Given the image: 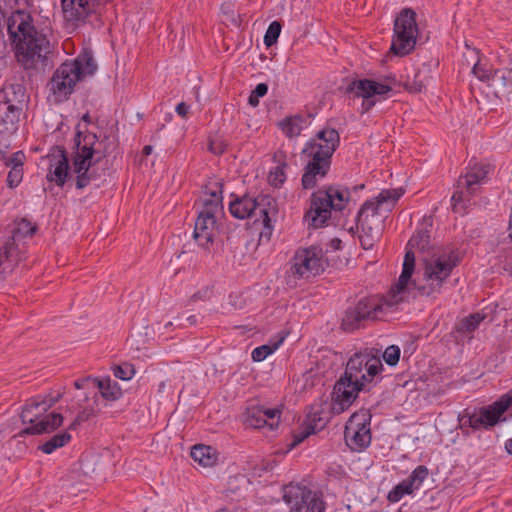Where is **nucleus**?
I'll return each mask as SVG.
<instances>
[{"mask_svg": "<svg viewBox=\"0 0 512 512\" xmlns=\"http://www.w3.org/2000/svg\"><path fill=\"white\" fill-rule=\"evenodd\" d=\"M383 370L379 358L369 352L355 353L348 360L344 374L334 385V410L341 413L351 406L358 393L372 382L373 378Z\"/></svg>", "mask_w": 512, "mask_h": 512, "instance_id": "nucleus-1", "label": "nucleus"}, {"mask_svg": "<svg viewBox=\"0 0 512 512\" xmlns=\"http://www.w3.org/2000/svg\"><path fill=\"white\" fill-rule=\"evenodd\" d=\"M7 30L10 39L16 44L17 61L25 70H38L46 66L51 45L44 34L26 21L16 24L13 18L8 19Z\"/></svg>", "mask_w": 512, "mask_h": 512, "instance_id": "nucleus-2", "label": "nucleus"}, {"mask_svg": "<svg viewBox=\"0 0 512 512\" xmlns=\"http://www.w3.org/2000/svg\"><path fill=\"white\" fill-rule=\"evenodd\" d=\"M403 193L402 188L387 189L383 190L375 199L363 203L355 219L363 249H371L379 240L383 230L381 211H391Z\"/></svg>", "mask_w": 512, "mask_h": 512, "instance_id": "nucleus-3", "label": "nucleus"}, {"mask_svg": "<svg viewBox=\"0 0 512 512\" xmlns=\"http://www.w3.org/2000/svg\"><path fill=\"white\" fill-rule=\"evenodd\" d=\"M102 142L97 141V135L92 132L78 131L74 138V151L72 154L71 177L75 179V186L81 190L97 179V173L92 166L105 157V150L101 149Z\"/></svg>", "mask_w": 512, "mask_h": 512, "instance_id": "nucleus-4", "label": "nucleus"}, {"mask_svg": "<svg viewBox=\"0 0 512 512\" xmlns=\"http://www.w3.org/2000/svg\"><path fill=\"white\" fill-rule=\"evenodd\" d=\"M96 70L97 64L88 51L79 54L73 61L62 63L48 84L55 101L61 102L67 99L72 94L76 83L87 76H92Z\"/></svg>", "mask_w": 512, "mask_h": 512, "instance_id": "nucleus-5", "label": "nucleus"}, {"mask_svg": "<svg viewBox=\"0 0 512 512\" xmlns=\"http://www.w3.org/2000/svg\"><path fill=\"white\" fill-rule=\"evenodd\" d=\"M349 196V190L340 186H329L314 192L311 197V207L304 216L305 221L313 228L325 226L331 217L332 210L342 211Z\"/></svg>", "mask_w": 512, "mask_h": 512, "instance_id": "nucleus-6", "label": "nucleus"}, {"mask_svg": "<svg viewBox=\"0 0 512 512\" xmlns=\"http://www.w3.org/2000/svg\"><path fill=\"white\" fill-rule=\"evenodd\" d=\"M458 257L454 252L442 254L430 261L425 262L423 285H417L415 281L412 285L418 290L421 296H434L441 292L444 282L451 275L453 269L458 264Z\"/></svg>", "mask_w": 512, "mask_h": 512, "instance_id": "nucleus-7", "label": "nucleus"}, {"mask_svg": "<svg viewBox=\"0 0 512 512\" xmlns=\"http://www.w3.org/2000/svg\"><path fill=\"white\" fill-rule=\"evenodd\" d=\"M271 203V198L268 196H261L258 198L245 194L241 197H236L229 204V211L231 215L237 219H246L255 217L254 222H261L265 228V232H261V237L265 234H271V219L269 217L268 206Z\"/></svg>", "mask_w": 512, "mask_h": 512, "instance_id": "nucleus-8", "label": "nucleus"}, {"mask_svg": "<svg viewBox=\"0 0 512 512\" xmlns=\"http://www.w3.org/2000/svg\"><path fill=\"white\" fill-rule=\"evenodd\" d=\"M37 403L36 398L27 400L20 415L22 423H29L30 426L24 428L17 433L15 438H22L25 435H40L45 433H52L59 428L63 423V416L60 413L52 412L45 417L41 418L44 411L40 407L34 405Z\"/></svg>", "mask_w": 512, "mask_h": 512, "instance_id": "nucleus-9", "label": "nucleus"}, {"mask_svg": "<svg viewBox=\"0 0 512 512\" xmlns=\"http://www.w3.org/2000/svg\"><path fill=\"white\" fill-rule=\"evenodd\" d=\"M417 32L415 11L411 8L402 9L394 21L390 51L397 56L408 55L415 48Z\"/></svg>", "mask_w": 512, "mask_h": 512, "instance_id": "nucleus-10", "label": "nucleus"}, {"mask_svg": "<svg viewBox=\"0 0 512 512\" xmlns=\"http://www.w3.org/2000/svg\"><path fill=\"white\" fill-rule=\"evenodd\" d=\"M283 499L292 512H325V502L321 494L306 486L298 484L286 486Z\"/></svg>", "mask_w": 512, "mask_h": 512, "instance_id": "nucleus-11", "label": "nucleus"}, {"mask_svg": "<svg viewBox=\"0 0 512 512\" xmlns=\"http://www.w3.org/2000/svg\"><path fill=\"white\" fill-rule=\"evenodd\" d=\"M382 311V305L374 298H362L355 305L349 306L342 318L341 327L352 332L364 325L367 320H375Z\"/></svg>", "mask_w": 512, "mask_h": 512, "instance_id": "nucleus-12", "label": "nucleus"}, {"mask_svg": "<svg viewBox=\"0 0 512 512\" xmlns=\"http://www.w3.org/2000/svg\"><path fill=\"white\" fill-rule=\"evenodd\" d=\"M293 276L297 278H309L324 271L323 251L321 248L311 246L298 250L293 257V264L290 269Z\"/></svg>", "mask_w": 512, "mask_h": 512, "instance_id": "nucleus-13", "label": "nucleus"}, {"mask_svg": "<svg viewBox=\"0 0 512 512\" xmlns=\"http://www.w3.org/2000/svg\"><path fill=\"white\" fill-rule=\"evenodd\" d=\"M344 438L352 450L361 451L368 447L371 442L369 419L354 413L346 423Z\"/></svg>", "mask_w": 512, "mask_h": 512, "instance_id": "nucleus-14", "label": "nucleus"}, {"mask_svg": "<svg viewBox=\"0 0 512 512\" xmlns=\"http://www.w3.org/2000/svg\"><path fill=\"white\" fill-rule=\"evenodd\" d=\"M389 91H391L390 86L369 79L353 80L346 88L347 93L363 99L362 114L368 112L375 105V100H373L375 95H384Z\"/></svg>", "mask_w": 512, "mask_h": 512, "instance_id": "nucleus-15", "label": "nucleus"}, {"mask_svg": "<svg viewBox=\"0 0 512 512\" xmlns=\"http://www.w3.org/2000/svg\"><path fill=\"white\" fill-rule=\"evenodd\" d=\"M103 0H61L63 16L73 26L83 23Z\"/></svg>", "mask_w": 512, "mask_h": 512, "instance_id": "nucleus-16", "label": "nucleus"}, {"mask_svg": "<svg viewBox=\"0 0 512 512\" xmlns=\"http://www.w3.org/2000/svg\"><path fill=\"white\" fill-rule=\"evenodd\" d=\"M340 144V136L334 128H324L317 132L315 138L305 144L306 151L319 152L332 159L334 152Z\"/></svg>", "mask_w": 512, "mask_h": 512, "instance_id": "nucleus-17", "label": "nucleus"}, {"mask_svg": "<svg viewBox=\"0 0 512 512\" xmlns=\"http://www.w3.org/2000/svg\"><path fill=\"white\" fill-rule=\"evenodd\" d=\"M490 165L487 164H475L470 167L469 171L465 174V176H461L458 180V189L460 191H456L452 196V201L460 202L463 199V189H466V192L471 195L476 190V185L483 183L487 174L489 173Z\"/></svg>", "mask_w": 512, "mask_h": 512, "instance_id": "nucleus-18", "label": "nucleus"}, {"mask_svg": "<svg viewBox=\"0 0 512 512\" xmlns=\"http://www.w3.org/2000/svg\"><path fill=\"white\" fill-rule=\"evenodd\" d=\"M428 474L429 471L426 466H417L408 478L402 480L388 493V500L395 503L400 501L405 495L412 494L414 490L421 486Z\"/></svg>", "mask_w": 512, "mask_h": 512, "instance_id": "nucleus-19", "label": "nucleus"}, {"mask_svg": "<svg viewBox=\"0 0 512 512\" xmlns=\"http://www.w3.org/2000/svg\"><path fill=\"white\" fill-rule=\"evenodd\" d=\"M480 410L485 421V429H489L499 422L506 421L507 418L504 417V413L512 411V388L501 395L495 402L480 408Z\"/></svg>", "mask_w": 512, "mask_h": 512, "instance_id": "nucleus-20", "label": "nucleus"}, {"mask_svg": "<svg viewBox=\"0 0 512 512\" xmlns=\"http://www.w3.org/2000/svg\"><path fill=\"white\" fill-rule=\"evenodd\" d=\"M216 219L211 212H200L193 231V238L203 249H209L214 242Z\"/></svg>", "mask_w": 512, "mask_h": 512, "instance_id": "nucleus-21", "label": "nucleus"}, {"mask_svg": "<svg viewBox=\"0 0 512 512\" xmlns=\"http://www.w3.org/2000/svg\"><path fill=\"white\" fill-rule=\"evenodd\" d=\"M68 178L71 177V167L64 148L58 147L50 155L49 172L47 179L55 182L57 186L63 187Z\"/></svg>", "mask_w": 512, "mask_h": 512, "instance_id": "nucleus-22", "label": "nucleus"}, {"mask_svg": "<svg viewBox=\"0 0 512 512\" xmlns=\"http://www.w3.org/2000/svg\"><path fill=\"white\" fill-rule=\"evenodd\" d=\"M23 258V251L13 241H5L0 246V281L5 280Z\"/></svg>", "mask_w": 512, "mask_h": 512, "instance_id": "nucleus-23", "label": "nucleus"}, {"mask_svg": "<svg viewBox=\"0 0 512 512\" xmlns=\"http://www.w3.org/2000/svg\"><path fill=\"white\" fill-rule=\"evenodd\" d=\"M412 249L413 248L407 246L401 275L399 276L398 282L395 284V287L392 288L391 290V304H397L402 300V297H400L399 295L405 292L408 283L411 281V277L415 270V254L412 251Z\"/></svg>", "mask_w": 512, "mask_h": 512, "instance_id": "nucleus-24", "label": "nucleus"}, {"mask_svg": "<svg viewBox=\"0 0 512 512\" xmlns=\"http://www.w3.org/2000/svg\"><path fill=\"white\" fill-rule=\"evenodd\" d=\"M22 111V107L0 102V135H11L17 130V123Z\"/></svg>", "mask_w": 512, "mask_h": 512, "instance_id": "nucleus-25", "label": "nucleus"}, {"mask_svg": "<svg viewBox=\"0 0 512 512\" xmlns=\"http://www.w3.org/2000/svg\"><path fill=\"white\" fill-rule=\"evenodd\" d=\"M0 102L23 108L26 102L25 86L19 82L7 84L0 90Z\"/></svg>", "mask_w": 512, "mask_h": 512, "instance_id": "nucleus-26", "label": "nucleus"}, {"mask_svg": "<svg viewBox=\"0 0 512 512\" xmlns=\"http://www.w3.org/2000/svg\"><path fill=\"white\" fill-rule=\"evenodd\" d=\"M331 166L307 164L304 167L301 183L304 189H313L318 181L324 179Z\"/></svg>", "mask_w": 512, "mask_h": 512, "instance_id": "nucleus-27", "label": "nucleus"}, {"mask_svg": "<svg viewBox=\"0 0 512 512\" xmlns=\"http://www.w3.org/2000/svg\"><path fill=\"white\" fill-rule=\"evenodd\" d=\"M222 188L223 184L220 181H214L206 186V194L209 198L204 199V209L202 212H211L215 216V213L219 208H222Z\"/></svg>", "mask_w": 512, "mask_h": 512, "instance_id": "nucleus-28", "label": "nucleus"}, {"mask_svg": "<svg viewBox=\"0 0 512 512\" xmlns=\"http://www.w3.org/2000/svg\"><path fill=\"white\" fill-rule=\"evenodd\" d=\"M433 225L431 217H424L421 227L408 241V247L426 250L430 244V232Z\"/></svg>", "mask_w": 512, "mask_h": 512, "instance_id": "nucleus-29", "label": "nucleus"}, {"mask_svg": "<svg viewBox=\"0 0 512 512\" xmlns=\"http://www.w3.org/2000/svg\"><path fill=\"white\" fill-rule=\"evenodd\" d=\"M93 384L98 388L101 396L108 401H116L122 396V389L119 384L110 377L104 379H93Z\"/></svg>", "mask_w": 512, "mask_h": 512, "instance_id": "nucleus-30", "label": "nucleus"}, {"mask_svg": "<svg viewBox=\"0 0 512 512\" xmlns=\"http://www.w3.org/2000/svg\"><path fill=\"white\" fill-rule=\"evenodd\" d=\"M431 76L429 68L423 64L421 68H419L412 78L407 77V80L404 83L405 89L410 92L419 93L427 86L429 83Z\"/></svg>", "mask_w": 512, "mask_h": 512, "instance_id": "nucleus-31", "label": "nucleus"}, {"mask_svg": "<svg viewBox=\"0 0 512 512\" xmlns=\"http://www.w3.org/2000/svg\"><path fill=\"white\" fill-rule=\"evenodd\" d=\"M192 459L203 467H212L217 462L215 450L206 445H195L190 453Z\"/></svg>", "mask_w": 512, "mask_h": 512, "instance_id": "nucleus-32", "label": "nucleus"}, {"mask_svg": "<svg viewBox=\"0 0 512 512\" xmlns=\"http://www.w3.org/2000/svg\"><path fill=\"white\" fill-rule=\"evenodd\" d=\"M490 86L493 87L497 93H510L508 88L512 87V66L510 68L494 70Z\"/></svg>", "mask_w": 512, "mask_h": 512, "instance_id": "nucleus-33", "label": "nucleus"}, {"mask_svg": "<svg viewBox=\"0 0 512 512\" xmlns=\"http://www.w3.org/2000/svg\"><path fill=\"white\" fill-rule=\"evenodd\" d=\"M304 122L305 121L302 116H288L281 120L278 126L285 136L288 138H295L301 134Z\"/></svg>", "mask_w": 512, "mask_h": 512, "instance_id": "nucleus-34", "label": "nucleus"}, {"mask_svg": "<svg viewBox=\"0 0 512 512\" xmlns=\"http://www.w3.org/2000/svg\"><path fill=\"white\" fill-rule=\"evenodd\" d=\"M485 318V314L479 312L470 314L456 324L455 330L464 336H469L479 327L480 323Z\"/></svg>", "mask_w": 512, "mask_h": 512, "instance_id": "nucleus-35", "label": "nucleus"}, {"mask_svg": "<svg viewBox=\"0 0 512 512\" xmlns=\"http://www.w3.org/2000/svg\"><path fill=\"white\" fill-rule=\"evenodd\" d=\"M36 229L37 227L35 224H32L26 218H22L15 222V226L12 230V236L6 241H13L14 245L19 247L17 241L27 236H32L36 232Z\"/></svg>", "mask_w": 512, "mask_h": 512, "instance_id": "nucleus-36", "label": "nucleus"}, {"mask_svg": "<svg viewBox=\"0 0 512 512\" xmlns=\"http://www.w3.org/2000/svg\"><path fill=\"white\" fill-rule=\"evenodd\" d=\"M329 421V412H325L321 406H312L307 415L305 424L313 428V431L322 430Z\"/></svg>", "mask_w": 512, "mask_h": 512, "instance_id": "nucleus-37", "label": "nucleus"}, {"mask_svg": "<svg viewBox=\"0 0 512 512\" xmlns=\"http://www.w3.org/2000/svg\"><path fill=\"white\" fill-rule=\"evenodd\" d=\"M71 440V435L67 431H61L47 441H45L42 445L39 446V449L45 454H51L56 449L65 446Z\"/></svg>", "mask_w": 512, "mask_h": 512, "instance_id": "nucleus-38", "label": "nucleus"}, {"mask_svg": "<svg viewBox=\"0 0 512 512\" xmlns=\"http://www.w3.org/2000/svg\"><path fill=\"white\" fill-rule=\"evenodd\" d=\"M282 342H283V338H281L280 340H278L277 342H275L271 345L267 344V345H261L259 347H256L252 351V354H251L253 361H255V362L263 361L266 357H268L275 350H277Z\"/></svg>", "mask_w": 512, "mask_h": 512, "instance_id": "nucleus-39", "label": "nucleus"}, {"mask_svg": "<svg viewBox=\"0 0 512 512\" xmlns=\"http://www.w3.org/2000/svg\"><path fill=\"white\" fill-rule=\"evenodd\" d=\"M262 415L260 408H250L247 411L246 423L253 428H263L268 426L267 419Z\"/></svg>", "mask_w": 512, "mask_h": 512, "instance_id": "nucleus-40", "label": "nucleus"}, {"mask_svg": "<svg viewBox=\"0 0 512 512\" xmlns=\"http://www.w3.org/2000/svg\"><path fill=\"white\" fill-rule=\"evenodd\" d=\"M302 155L308 159L307 164L331 166L332 163V159L319 154V152L310 151V149L306 151L305 146L302 150Z\"/></svg>", "mask_w": 512, "mask_h": 512, "instance_id": "nucleus-41", "label": "nucleus"}, {"mask_svg": "<svg viewBox=\"0 0 512 512\" xmlns=\"http://www.w3.org/2000/svg\"><path fill=\"white\" fill-rule=\"evenodd\" d=\"M113 374L118 379L130 380L135 374V369L132 364L124 362L113 367Z\"/></svg>", "mask_w": 512, "mask_h": 512, "instance_id": "nucleus-42", "label": "nucleus"}, {"mask_svg": "<svg viewBox=\"0 0 512 512\" xmlns=\"http://www.w3.org/2000/svg\"><path fill=\"white\" fill-rule=\"evenodd\" d=\"M281 32V24L277 21H273L269 26L264 36V43L267 47L272 46L277 42V39Z\"/></svg>", "mask_w": 512, "mask_h": 512, "instance_id": "nucleus-43", "label": "nucleus"}, {"mask_svg": "<svg viewBox=\"0 0 512 512\" xmlns=\"http://www.w3.org/2000/svg\"><path fill=\"white\" fill-rule=\"evenodd\" d=\"M287 166L285 162L278 165L273 171L269 174V182L274 187H280L286 180V174L284 172V168Z\"/></svg>", "mask_w": 512, "mask_h": 512, "instance_id": "nucleus-44", "label": "nucleus"}, {"mask_svg": "<svg viewBox=\"0 0 512 512\" xmlns=\"http://www.w3.org/2000/svg\"><path fill=\"white\" fill-rule=\"evenodd\" d=\"M62 397V393H57L55 395L49 394L45 397L37 396L35 397L37 400L36 405L37 407H40L41 411H44V413L51 408L54 404H56L60 398Z\"/></svg>", "mask_w": 512, "mask_h": 512, "instance_id": "nucleus-45", "label": "nucleus"}, {"mask_svg": "<svg viewBox=\"0 0 512 512\" xmlns=\"http://www.w3.org/2000/svg\"><path fill=\"white\" fill-rule=\"evenodd\" d=\"M262 411V415L265 419H267L268 427L273 430L278 426L280 410L278 408H264L259 407Z\"/></svg>", "mask_w": 512, "mask_h": 512, "instance_id": "nucleus-46", "label": "nucleus"}, {"mask_svg": "<svg viewBox=\"0 0 512 512\" xmlns=\"http://www.w3.org/2000/svg\"><path fill=\"white\" fill-rule=\"evenodd\" d=\"M96 413L95 409L93 406H87L85 408H83L79 413L78 415L76 416V418L74 419V421L70 424L69 426V429L70 430H74L76 429V427L78 425H80L81 423L89 420L92 416H94Z\"/></svg>", "mask_w": 512, "mask_h": 512, "instance_id": "nucleus-47", "label": "nucleus"}, {"mask_svg": "<svg viewBox=\"0 0 512 512\" xmlns=\"http://www.w3.org/2000/svg\"><path fill=\"white\" fill-rule=\"evenodd\" d=\"M400 348L396 345L387 347L383 353V359L389 366H395L400 359Z\"/></svg>", "mask_w": 512, "mask_h": 512, "instance_id": "nucleus-48", "label": "nucleus"}, {"mask_svg": "<svg viewBox=\"0 0 512 512\" xmlns=\"http://www.w3.org/2000/svg\"><path fill=\"white\" fill-rule=\"evenodd\" d=\"M472 73L481 81L488 82L491 84V77L493 76V71L488 69L486 66L477 62L474 64L472 68Z\"/></svg>", "mask_w": 512, "mask_h": 512, "instance_id": "nucleus-49", "label": "nucleus"}, {"mask_svg": "<svg viewBox=\"0 0 512 512\" xmlns=\"http://www.w3.org/2000/svg\"><path fill=\"white\" fill-rule=\"evenodd\" d=\"M227 143L221 137H211L209 139L208 149L215 155H221L226 151Z\"/></svg>", "mask_w": 512, "mask_h": 512, "instance_id": "nucleus-50", "label": "nucleus"}, {"mask_svg": "<svg viewBox=\"0 0 512 512\" xmlns=\"http://www.w3.org/2000/svg\"><path fill=\"white\" fill-rule=\"evenodd\" d=\"M312 427H309L307 424H304V427L298 431L293 433V440L290 444V448H294L300 443H302L306 438H308L311 434H314Z\"/></svg>", "mask_w": 512, "mask_h": 512, "instance_id": "nucleus-51", "label": "nucleus"}, {"mask_svg": "<svg viewBox=\"0 0 512 512\" xmlns=\"http://www.w3.org/2000/svg\"><path fill=\"white\" fill-rule=\"evenodd\" d=\"M23 178V168L12 167L7 175V185L10 188L17 187Z\"/></svg>", "mask_w": 512, "mask_h": 512, "instance_id": "nucleus-52", "label": "nucleus"}, {"mask_svg": "<svg viewBox=\"0 0 512 512\" xmlns=\"http://www.w3.org/2000/svg\"><path fill=\"white\" fill-rule=\"evenodd\" d=\"M3 160H5V164L7 166H10L11 168H22L25 160V155L23 152L18 151L14 153L11 157H5Z\"/></svg>", "mask_w": 512, "mask_h": 512, "instance_id": "nucleus-53", "label": "nucleus"}, {"mask_svg": "<svg viewBox=\"0 0 512 512\" xmlns=\"http://www.w3.org/2000/svg\"><path fill=\"white\" fill-rule=\"evenodd\" d=\"M467 422L469 426L475 430L482 427L485 428V421L482 417L481 410H479L478 413L469 415Z\"/></svg>", "mask_w": 512, "mask_h": 512, "instance_id": "nucleus-54", "label": "nucleus"}, {"mask_svg": "<svg viewBox=\"0 0 512 512\" xmlns=\"http://www.w3.org/2000/svg\"><path fill=\"white\" fill-rule=\"evenodd\" d=\"M268 92V85L265 83H259L255 89L252 91V93L255 94L258 98L263 97Z\"/></svg>", "mask_w": 512, "mask_h": 512, "instance_id": "nucleus-55", "label": "nucleus"}, {"mask_svg": "<svg viewBox=\"0 0 512 512\" xmlns=\"http://www.w3.org/2000/svg\"><path fill=\"white\" fill-rule=\"evenodd\" d=\"M93 379H96V378L92 377V376H87L85 378L78 379L74 382V387L76 389H84L87 383H89V382L93 383Z\"/></svg>", "mask_w": 512, "mask_h": 512, "instance_id": "nucleus-56", "label": "nucleus"}, {"mask_svg": "<svg viewBox=\"0 0 512 512\" xmlns=\"http://www.w3.org/2000/svg\"><path fill=\"white\" fill-rule=\"evenodd\" d=\"M189 106L186 103L181 102L176 106V113L181 117H186L189 112Z\"/></svg>", "mask_w": 512, "mask_h": 512, "instance_id": "nucleus-57", "label": "nucleus"}, {"mask_svg": "<svg viewBox=\"0 0 512 512\" xmlns=\"http://www.w3.org/2000/svg\"><path fill=\"white\" fill-rule=\"evenodd\" d=\"M248 103L253 106V107H256L258 106L259 104V98L257 96H255L254 93L251 92L249 98H248Z\"/></svg>", "mask_w": 512, "mask_h": 512, "instance_id": "nucleus-58", "label": "nucleus"}, {"mask_svg": "<svg viewBox=\"0 0 512 512\" xmlns=\"http://www.w3.org/2000/svg\"><path fill=\"white\" fill-rule=\"evenodd\" d=\"M503 269L512 277V258L505 262Z\"/></svg>", "mask_w": 512, "mask_h": 512, "instance_id": "nucleus-59", "label": "nucleus"}, {"mask_svg": "<svg viewBox=\"0 0 512 512\" xmlns=\"http://www.w3.org/2000/svg\"><path fill=\"white\" fill-rule=\"evenodd\" d=\"M505 449L510 455H512V439L506 441Z\"/></svg>", "mask_w": 512, "mask_h": 512, "instance_id": "nucleus-60", "label": "nucleus"}, {"mask_svg": "<svg viewBox=\"0 0 512 512\" xmlns=\"http://www.w3.org/2000/svg\"><path fill=\"white\" fill-rule=\"evenodd\" d=\"M152 150H153L152 146H150V145H146V146L143 148V154H144V155H146V156H148V155H150V154H151Z\"/></svg>", "mask_w": 512, "mask_h": 512, "instance_id": "nucleus-61", "label": "nucleus"}, {"mask_svg": "<svg viewBox=\"0 0 512 512\" xmlns=\"http://www.w3.org/2000/svg\"><path fill=\"white\" fill-rule=\"evenodd\" d=\"M332 243V246L335 248V249H339L340 248V244H341V240L339 239H333L331 241Z\"/></svg>", "mask_w": 512, "mask_h": 512, "instance_id": "nucleus-62", "label": "nucleus"}, {"mask_svg": "<svg viewBox=\"0 0 512 512\" xmlns=\"http://www.w3.org/2000/svg\"><path fill=\"white\" fill-rule=\"evenodd\" d=\"M82 120L86 123H91V118H90L89 114H84L82 117Z\"/></svg>", "mask_w": 512, "mask_h": 512, "instance_id": "nucleus-63", "label": "nucleus"}, {"mask_svg": "<svg viewBox=\"0 0 512 512\" xmlns=\"http://www.w3.org/2000/svg\"><path fill=\"white\" fill-rule=\"evenodd\" d=\"M363 188H364V184H360V185H356V186H354V188H353V189H354V190H361V189H363Z\"/></svg>", "mask_w": 512, "mask_h": 512, "instance_id": "nucleus-64", "label": "nucleus"}]
</instances>
